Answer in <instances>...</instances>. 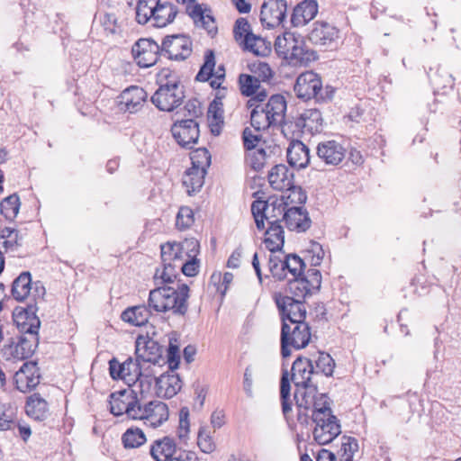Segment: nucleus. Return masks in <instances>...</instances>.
Segmentation results:
<instances>
[{
    "label": "nucleus",
    "instance_id": "obj_1",
    "mask_svg": "<svg viewBox=\"0 0 461 461\" xmlns=\"http://www.w3.org/2000/svg\"><path fill=\"white\" fill-rule=\"evenodd\" d=\"M315 375L313 360L297 357L291 367V375L285 363H283L282 375L280 379V401L282 412L288 421L292 412L293 400L291 399V382L295 386L294 400L298 413L297 420L302 425L309 424V405L319 399L318 384L314 382Z\"/></svg>",
    "mask_w": 461,
    "mask_h": 461
},
{
    "label": "nucleus",
    "instance_id": "obj_2",
    "mask_svg": "<svg viewBox=\"0 0 461 461\" xmlns=\"http://www.w3.org/2000/svg\"><path fill=\"white\" fill-rule=\"evenodd\" d=\"M32 297L35 304H28L26 308L17 307L13 312V320L19 330L21 335L15 346H23L24 343H34L35 346L39 345V329L41 321L36 316L39 303L38 300H43L46 294V289L43 284L40 281L32 283ZM9 346H14L12 342Z\"/></svg>",
    "mask_w": 461,
    "mask_h": 461
},
{
    "label": "nucleus",
    "instance_id": "obj_3",
    "mask_svg": "<svg viewBox=\"0 0 461 461\" xmlns=\"http://www.w3.org/2000/svg\"><path fill=\"white\" fill-rule=\"evenodd\" d=\"M158 282V286L149 292V306L156 312L171 311L175 315L185 316L188 311L189 286L179 282L176 287Z\"/></svg>",
    "mask_w": 461,
    "mask_h": 461
},
{
    "label": "nucleus",
    "instance_id": "obj_4",
    "mask_svg": "<svg viewBox=\"0 0 461 461\" xmlns=\"http://www.w3.org/2000/svg\"><path fill=\"white\" fill-rule=\"evenodd\" d=\"M309 411H312L309 420L315 423L313 438L319 445L330 443L341 433L339 420L332 414L330 398L326 393L320 394L319 399L309 405Z\"/></svg>",
    "mask_w": 461,
    "mask_h": 461
},
{
    "label": "nucleus",
    "instance_id": "obj_5",
    "mask_svg": "<svg viewBox=\"0 0 461 461\" xmlns=\"http://www.w3.org/2000/svg\"><path fill=\"white\" fill-rule=\"evenodd\" d=\"M286 100L282 95H273L267 103L250 111L251 126L258 131L281 126L285 122Z\"/></svg>",
    "mask_w": 461,
    "mask_h": 461
},
{
    "label": "nucleus",
    "instance_id": "obj_6",
    "mask_svg": "<svg viewBox=\"0 0 461 461\" xmlns=\"http://www.w3.org/2000/svg\"><path fill=\"white\" fill-rule=\"evenodd\" d=\"M294 90L297 97L304 101L313 98L318 103H326L334 95V88L330 86L323 88L321 77L313 71H305L299 75Z\"/></svg>",
    "mask_w": 461,
    "mask_h": 461
},
{
    "label": "nucleus",
    "instance_id": "obj_7",
    "mask_svg": "<svg viewBox=\"0 0 461 461\" xmlns=\"http://www.w3.org/2000/svg\"><path fill=\"white\" fill-rule=\"evenodd\" d=\"M275 301L283 321L280 346H288L290 325L286 321H289L291 324L304 321L306 318L305 303L304 301L281 294L276 295Z\"/></svg>",
    "mask_w": 461,
    "mask_h": 461
},
{
    "label": "nucleus",
    "instance_id": "obj_8",
    "mask_svg": "<svg viewBox=\"0 0 461 461\" xmlns=\"http://www.w3.org/2000/svg\"><path fill=\"white\" fill-rule=\"evenodd\" d=\"M161 268H157L154 280L156 284H173L179 276L178 268L184 261L177 242H167L160 246Z\"/></svg>",
    "mask_w": 461,
    "mask_h": 461
},
{
    "label": "nucleus",
    "instance_id": "obj_9",
    "mask_svg": "<svg viewBox=\"0 0 461 461\" xmlns=\"http://www.w3.org/2000/svg\"><path fill=\"white\" fill-rule=\"evenodd\" d=\"M287 203L284 199H275L274 201L255 200L251 204V212L253 214L257 228L261 230L265 228V220L272 225H280L281 221H285Z\"/></svg>",
    "mask_w": 461,
    "mask_h": 461
},
{
    "label": "nucleus",
    "instance_id": "obj_10",
    "mask_svg": "<svg viewBox=\"0 0 461 461\" xmlns=\"http://www.w3.org/2000/svg\"><path fill=\"white\" fill-rule=\"evenodd\" d=\"M276 52L284 59L291 63H303L310 59V53L303 47V41L294 33L285 32L276 37L274 44Z\"/></svg>",
    "mask_w": 461,
    "mask_h": 461
},
{
    "label": "nucleus",
    "instance_id": "obj_11",
    "mask_svg": "<svg viewBox=\"0 0 461 461\" xmlns=\"http://www.w3.org/2000/svg\"><path fill=\"white\" fill-rule=\"evenodd\" d=\"M184 98V86L175 81L161 85L151 96V102L160 111L172 112L183 103Z\"/></svg>",
    "mask_w": 461,
    "mask_h": 461
},
{
    "label": "nucleus",
    "instance_id": "obj_12",
    "mask_svg": "<svg viewBox=\"0 0 461 461\" xmlns=\"http://www.w3.org/2000/svg\"><path fill=\"white\" fill-rule=\"evenodd\" d=\"M110 411L114 416L126 414L129 419L136 420L140 399L131 386L115 391L110 394Z\"/></svg>",
    "mask_w": 461,
    "mask_h": 461
},
{
    "label": "nucleus",
    "instance_id": "obj_13",
    "mask_svg": "<svg viewBox=\"0 0 461 461\" xmlns=\"http://www.w3.org/2000/svg\"><path fill=\"white\" fill-rule=\"evenodd\" d=\"M321 285V274L318 269L310 268L301 277L288 279V291L296 300H302L319 291Z\"/></svg>",
    "mask_w": 461,
    "mask_h": 461
},
{
    "label": "nucleus",
    "instance_id": "obj_14",
    "mask_svg": "<svg viewBox=\"0 0 461 461\" xmlns=\"http://www.w3.org/2000/svg\"><path fill=\"white\" fill-rule=\"evenodd\" d=\"M168 417V407L161 401H150L145 404L140 402L137 408L136 420H143L145 425L154 429L167 421Z\"/></svg>",
    "mask_w": 461,
    "mask_h": 461
},
{
    "label": "nucleus",
    "instance_id": "obj_15",
    "mask_svg": "<svg viewBox=\"0 0 461 461\" xmlns=\"http://www.w3.org/2000/svg\"><path fill=\"white\" fill-rule=\"evenodd\" d=\"M41 375L38 366V362L26 361L15 372L14 375V384L15 388L23 393H31L40 384Z\"/></svg>",
    "mask_w": 461,
    "mask_h": 461
},
{
    "label": "nucleus",
    "instance_id": "obj_16",
    "mask_svg": "<svg viewBox=\"0 0 461 461\" xmlns=\"http://www.w3.org/2000/svg\"><path fill=\"white\" fill-rule=\"evenodd\" d=\"M192 53V41L184 34L167 36L161 45V55L169 59L185 60Z\"/></svg>",
    "mask_w": 461,
    "mask_h": 461
},
{
    "label": "nucleus",
    "instance_id": "obj_17",
    "mask_svg": "<svg viewBox=\"0 0 461 461\" xmlns=\"http://www.w3.org/2000/svg\"><path fill=\"white\" fill-rule=\"evenodd\" d=\"M131 53L139 67L150 68L157 63L161 55V46L152 39L143 38L133 44Z\"/></svg>",
    "mask_w": 461,
    "mask_h": 461
},
{
    "label": "nucleus",
    "instance_id": "obj_18",
    "mask_svg": "<svg viewBox=\"0 0 461 461\" xmlns=\"http://www.w3.org/2000/svg\"><path fill=\"white\" fill-rule=\"evenodd\" d=\"M171 132L181 147L192 149L199 139V124L194 119L176 120L171 127Z\"/></svg>",
    "mask_w": 461,
    "mask_h": 461
},
{
    "label": "nucleus",
    "instance_id": "obj_19",
    "mask_svg": "<svg viewBox=\"0 0 461 461\" xmlns=\"http://www.w3.org/2000/svg\"><path fill=\"white\" fill-rule=\"evenodd\" d=\"M193 452L177 447L175 439L168 436L155 440L149 450L155 461H178L184 459L185 453Z\"/></svg>",
    "mask_w": 461,
    "mask_h": 461
},
{
    "label": "nucleus",
    "instance_id": "obj_20",
    "mask_svg": "<svg viewBox=\"0 0 461 461\" xmlns=\"http://www.w3.org/2000/svg\"><path fill=\"white\" fill-rule=\"evenodd\" d=\"M286 0H264L260 8V22L264 27L280 25L286 17Z\"/></svg>",
    "mask_w": 461,
    "mask_h": 461
},
{
    "label": "nucleus",
    "instance_id": "obj_21",
    "mask_svg": "<svg viewBox=\"0 0 461 461\" xmlns=\"http://www.w3.org/2000/svg\"><path fill=\"white\" fill-rule=\"evenodd\" d=\"M294 131L313 135L322 131L323 118L317 109H307L294 121Z\"/></svg>",
    "mask_w": 461,
    "mask_h": 461
},
{
    "label": "nucleus",
    "instance_id": "obj_22",
    "mask_svg": "<svg viewBox=\"0 0 461 461\" xmlns=\"http://www.w3.org/2000/svg\"><path fill=\"white\" fill-rule=\"evenodd\" d=\"M318 158L326 165L337 166L340 164L345 156L346 149L335 140L321 141L316 148Z\"/></svg>",
    "mask_w": 461,
    "mask_h": 461
},
{
    "label": "nucleus",
    "instance_id": "obj_23",
    "mask_svg": "<svg viewBox=\"0 0 461 461\" xmlns=\"http://www.w3.org/2000/svg\"><path fill=\"white\" fill-rule=\"evenodd\" d=\"M186 13L194 20L195 25L203 28L208 34L214 36L217 33V24L209 7L206 5L203 7L200 4L187 5Z\"/></svg>",
    "mask_w": 461,
    "mask_h": 461
},
{
    "label": "nucleus",
    "instance_id": "obj_24",
    "mask_svg": "<svg viewBox=\"0 0 461 461\" xmlns=\"http://www.w3.org/2000/svg\"><path fill=\"white\" fill-rule=\"evenodd\" d=\"M308 38L314 45L330 46L339 38V30L327 22L317 21Z\"/></svg>",
    "mask_w": 461,
    "mask_h": 461
},
{
    "label": "nucleus",
    "instance_id": "obj_25",
    "mask_svg": "<svg viewBox=\"0 0 461 461\" xmlns=\"http://www.w3.org/2000/svg\"><path fill=\"white\" fill-rule=\"evenodd\" d=\"M183 383L178 374L166 372L155 378L156 393L158 397L172 398L182 388Z\"/></svg>",
    "mask_w": 461,
    "mask_h": 461
},
{
    "label": "nucleus",
    "instance_id": "obj_26",
    "mask_svg": "<svg viewBox=\"0 0 461 461\" xmlns=\"http://www.w3.org/2000/svg\"><path fill=\"white\" fill-rule=\"evenodd\" d=\"M25 414L37 421H44L50 415L49 402L40 393H32L25 400Z\"/></svg>",
    "mask_w": 461,
    "mask_h": 461
},
{
    "label": "nucleus",
    "instance_id": "obj_27",
    "mask_svg": "<svg viewBox=\"0 0 461 461\" xmlns=\"http://www.w3.org/2000/svg\"><path fill=\"white\" fill-rule=\"evenodd\" d=\"M285 222L290 230L297 232H304L312 225V221L306 209L296 205L287 208L286 213H285Z\"/></svg>",
    "mask_w": 461,
    "mask_h": 461
},
{
    "label": "nucleus",
    "instance_id": "obj_28",
    "mask_svg": "<svg viewBox=\"0 0 461 461\" xmlns=\"http://www.w3.org/2000/svg\"><path fill=\"white\" fill-rule=\"evenodd\" d=\"M316 0H303L297 4L291 15V23L294 27H303L311 22L318 14Z\"/></svg>",
    "mask_w": 461,
    "mask_h": 461
},
{
    "label": "nucleus",
    "instance_id": "obj_29",
    "mask_svg": "<svg viewBox=\"0 0 461 461\" xmlns=\"http://www.w3.org/2000/svg\"><path fill=\"white\" fill-rule=\"evenodd\" d=\"M120 106L122 110L134 113L143 105L147 98V93L139 86H131L121 94Z\"/></svg>",
    "mask_w": 461,
    "mask_h": 461
},
{
    "label": "nucleus",
    "instance_id": "obj_30",
    "mask_svg": "<svg viewBox=\"0 0 461 461\" xmlns=\"http://www.w3.org/2000/svg\"><path fill=\"white\" fill-rule=\"evenodd\" d=\"M268 182L275 190L290 189L294 183V171L284 164L276 165L268 173Z\"/></svg>",
    "mask_w": 461,
    "mask_h": 461
},
{
    "label": "nucleus",
    "instance_id": "obj_31",
    "mask_svg": "<svg viewBox=\"0 0 461 461\" xmlns=\"http://www.w3.org/2000/svg\"><path fill=\"white\" fill-rule=\"evenodd\" d=\"M286 156L289 165L293 167L304 168L311 163L310 149L300 140L290 143Z\"/></svg>",
    "mask_w": 461,
    "mask_h": 461
},
{
    "label": "nucleus",
    "instance_id": "obj_32",
    "mask_svg": "<svg viewBox=\"0 0 461 461\" xmlns=\"http://www.w3.org/2000/svg\"><path fill=\"white\" fill-rule=\"evenodd\" d=\"M152 311L149 305L131 306L122 312L121 318L131 325L140 327L148 323Z\"/></svg>",
    "mask_w": 461,
    "mask_h": 461
},
{
    "label": "nucleus",
    "instance_id": "obj_33",
    "mask_svg": "<svg viewBox=\"0 0 461 461\" xmlns=\"http://www.w3.org/2000/svg\"><path fill=\"white\" fill-rule=\"evenodd\" d=\"M177 14V8L171 3L166 2L160 4L158 2L155 9L154 15L151 20L152 25L158 28H162L171 23Z\"/></svg>",
    "mask_w": 461,
    "mask_h": 461
},
{
    "label": "nucleus",
    "instance_id": "obj_34",
    "mask_svg": "<svg viewBox=\"0 0 461 461\" xmlns=\"http://www.w3.org/2000/svg\"><path fill=\"white\" fill-rule=\"evenodd\" d=\"M206 169L199 166H192L183 176V185L186 187L188 194L198 192L204 183Z\"/></svg>",
    "mask_w": 461,
    "mask_h": 461
},
{
    "label": "nucleus",
    "instance_id": "obj_35",
    "mask_svg": "<svg viewBox=\"0 0 461 461\" xmlns=\"http://www.w3.org/2000/svg\"><path fill=\"white\" fill-rule=\"evenodd\" d=\"M32 291V276L28 271L21 273L12 284V296L18 302L24 301Z\"/></svg>",
    "mask_w": 461,
    "mask_h": 461
},
{
    "label": "nucleus",
    "instance_id": "obj_36",
    "mask_svg": "<svg viewBox=\"0 0 461 461\" xmlns=\"http://www.w3.org/2000/svg\"><path fill=\"white\" fill-rule=\"evenodd\" d=\"M164 348H134L137 356L136 361L140 364L149 363L154 366H165Z\"/></svg>",
    "mask_w": 461,
    "mask_h": 461
},
{
    "label": "nucleus",
    "instance_id": "obj_37",
    "mask_svg": "<svg viewBox=\"0 0 461 461\" xmlns=\"http://www.w3.org/2000/svg\"><path fill=\"white\" fill-rule=\"evenodd\" d=\"M293 325V329L290 327L288 346H308L312 338L309 325L305 321Z\"/></svg>",
    "mask_w": 461,
    "mask_h": 461
},
{
    "label": "nucleus",
    "instance_id": "obj_38",
    "mask_svg": "<svg viewBox=\"0 0 461 461\" xmlns=\"http://www.w3.org/2000/svg\"><path fill=\"white\" fill-rule=\"evenodd\" d=\"M264 243L272 253L281 250L285 244L283 227L281 225L269 226L265 233Z\"/></svg>",
    "mask_w": 461,
    "mask_h": 461
},
{
    "label": "nucleus",
    "instance_id": "obj_39",
    "mask_svg": "<svg viewBox=\"0 0 461 461\" xmlns=\"http://www.w3.org/2000/svg\"><path fill=\"white\" fill-rule=\"evenodd\" d=\"M241 45L244 50L250 51L256 56H266L270 51V42L254 33L249 36V39H243Z\"/></svg>",
    "mask_w": 461,
    "mask_h": 461
},
{
    "label": "nucleus",
    "instance_id": "obj_40",
    "mask_svg": "<svg viewBox=\"0 0 461 461\" xmlns=\"http://www.w3.org/2000/svg\"><path fill=\"white\" fill-rule=\"evenodd\" d=\"M285 272L289 273L292 278L301 277L306 274L304 261L296 254H289L284 258L283 265Z\"/></svg>",
    "mask_w": 461,
    "mask_h": 461
},
{
    "label": "nucleus",
    "instance_id": "obj_41",
    "mask_svg": "<svg viewBox=\"0 0 461 461\" xmlns=\"http://www.w3.org/2000/svg\"><path fill=\"white\" fill-rule=\"evenodd\" d=\"M159 0H139L136 6V21L140 24H146L154 15Z\"/></svg>",
    "mask_w": 461,
    "mask_h": 461
},
{
    "label": "nucleus",
    "instance_id": "obj_42",
    "mask_svg": "<svg viewBox=\"0 0 461 461\" xmlns=\"http://www.w3.org/2000/svg\"><path fill=\"white\" fill-rule=\"evenodd\" d=\"M144 432L139 428L128 429L122 437V441L125 448H136L146 442Z\"/></svg>",
    "mask_w": 461,
    "mask_h": 461
},
{
    "label": "nucleus",
    "instance_id": "obj_43",
    "mask_svg": "<svg viewBox=\"0 0 461 461\" xmlns=\"http://www.w3.org/2000/svg\"><path fill=\"white\" fill-rule=\"evenodd\" d=\"M20 205L18 194H13L2 201L0 204L1 213L6 220L13 221L19 212Z\"/></svg>",
    "mask_w": 461,
    "mask_h": 461
},
{
    "label": "nucleus",
    "instance_id": "obj_44",
    "mask_svg": "<svg viewBox=\"0 0 461 461\" xmlns=\"http://www.w3.org/2000/svg\"><path fill=\"white\" fill-rule=\"evenodd\" d=\"M123 366V378L122 380H125L129 386L131 387V382L140 381V385L142 384V381L140 380V377L142 375L141 374V366L139 362H133L131 357L126 359L123 363H121V366Z\"/></svg>",
    "mask_w": 461,
    "mask_h": 461
},
{
    "label": "nucleus",
    "instance_id": "obj_45",
    "mask_svg": "<svg viewBox=\"0 0 461 461\" xmlns=\"http://www.w3.org/2000/svg\"><path fill=\"white\" fill-rule=\"evenodd\" d=\"M313 362L315 363V375L321 373L326 376L332 375L335 367V361L330 354L319 351L318 358L313 360Z\"/></svg>",
    "mask_w": 461,
    "mask_h": 461
},
{
    "label": "nucleus",
    "instance_id": "obj_46",
    "mask_svg": "<svg viewBox=\"0 0 461 461\" xmlns=\"http://www.w3.org/2000/svg\"><path fill=\"white\" fill-rule=\"evenodd\" d=\"M215 57L211 50L205 52L204 62L198 71L195 79L200 82L208 81L214 75Z\"/></svg>",
    "mask_w": 461,
    "mask_h": 461
},
{
    "label": "nucleus",
    "instance_id": "obj_47",
    "mask_svg": "<svg viewBox=\"0 0 461 461\" xmlns=\"http://www.w3.org/2000/svg\"><path fill=\"white\" fill-rule=\"evenodd\" d=\"M239 83L241 94L248 97L256 94L260 86L259 78L248 74H241L239 77Z\"/></svg>",
    "mask_w": 461,
    "mask_h": 461
},
{
    "label": "nucleus",
    "instance_id": "obj_48",
    "mask_svg": "<svg viewBox=\"0 0 461 461\" xmlns=\"http://www.w3.org/2000/svg\"><path fill=\"white\" fill-rule=\"evenodd\" d=\"M282 192L284 194L280 199H284L287 203V206L289 204H303L307 200L305 192L302 187L295 185L294 183H293L290 189H285Z\"/></svg>",
    "mask_w": 461,
    "mask_h": 461
},
{
    "label": "nucleus",
    "instance_id": "obj_49",
    "mask_svg": "<svg viewBox=\"0 0 461 461\" xmlns=\"http://www.w3.org/2000/svg\"><path fill=\"white\" fill-rule=\"evenodd\" d=\"M197 445L200 450L205 454H211L215 450L216 444L211 436V431L208 427H200L197 435Z\"/></svg>",
    "mask_w": 461,
    "mask_h": 461
},
{
    "label": "nucleus",
    "instance_id": "obj_50",
    "mask_svg": "<svg viewBox=\"0 0 461 461\" xmlns=\"http://www.w3.org/2000/svg\"><path fill=\"white\" fill-rule=\"evenodd\" d=\"M246 161L248 165L255 171H259L263 168L266 163L267 153L263 148L248 149Z\"/></svg>",
    "mask_w": 461,
    "mask_h": 461
},
{
    "label": "nucleus",
    "instance_id": "obj_51",
    "mask_svg": "<svg viewBox=\"0 0 461 461\" xmlns=\"http://www.w3.org/2000/svg\"><path fill=\"white\" fill-rule=\"evenodd\" d=\"M340 447V456L345 461H353V456L358 451L359 446L357 438L343 436Z\"/></svg>",
    "mask_w": 461,
    "mask_h": 461
},
{
    "label": "nucleus",
    "instance_id": "obj_52",
    "mask_svg": "<svg viewBox=\"0 0 461 461\" xmlns=\"http://www.w3.org/2000/svg\"><path fill=\"white\" fill-rule=\"evenodd\" d=\"M223 104L222 102L220 101H213L210 104L208 108V118L211 121V126H212V132L216 134H219L220 131L217 130L215 131L213 126L219 125L220 123H222L223 121Z\"/></svg>",
    "mask_w": 461,
    "mask_h": 461
},
{
    "label": "nucleus",
    "instance_id": "obj_53",
    "mask_svg": "<svg viewBox=\"0 0 461 461\" xmlns=\"http://www.w3.org/2000/svg\"><path fill=\"white\" fill-rule=\"evenodd\" d=\"M233 34L235 40L241 45L243 44V39H249V36L253 34L249 21L246 18L240 17L236 20Z\"/></svg>",
    "mask_w": 461,
    "mask_h": 461
},
{
    "label": "nucleus",
    "instance_id": "obj_54",
    "mask_svg": "<svg viewBox=\"0 0 461 461\" xmlns=\"http://www.w3.org/2000/svg\"><path fill=\"white\" fill-rule=\"evenodd\" d=\"M100 24L107 34H115L120 31L117 17L113 13H100Z\"/></svg>",
    "mask_w": 461,
    "mask_h": 461
},
{
    "label": "nucleus",
    "instance_id": "obj_55",
    "mask_svg": "<svg viewBox=\"0 0 461 461\" xmlns=\"http://www.w3.org/2000/svg\"><path fill=\"white\" fill-rule=\"evenodd\" d=\"M284 258L279 256L270 255L268 258V268L274 278L278 281H283L286 278V273L284 270L283 265Z\"/></svg>",
    "mask_w": 461,
    "mask_h": 461
},
{
    "label": "nucleus",
    "instance_id": "obj_56",
    "mask_svg": "<svg viewBox=\"0 0 461 461\" xmlns=\"http://www.w3.org/2000/svg\"><path fill=\"white\" fill-rule=\"evenodd\" d=\"M194 223V212L187 206L181 207L176 220V225L180 230H185Z\"/></svg>",
    "mask_w": 461,
    "mask_h": 461
},
{
    "label": "nucleus",
    "instance_id": "obj_57",
    "mask_svg": "<svg viewBox=\"0 0 461 461\" xmlns=\"http://www.w3.org/2000/svg\"><path fill=\"white\" fill-rule=\"evenodd\" d=\"M181 254L187 258H196L199 253L200 244L194 238L185 239L182 242H177Z\"/></svg>",
    "mask_w": 461,
    "mask_h": 461
},
{
    "label": "nucleus",
    "instance_id": "obj_58",
    "mask_svg": "<svg viewBox=\"0 0 461 461\" xmlns=\"http://www.w3.org/2000/svg\"><path fill=\"white\" fill-rule=\"evenodd\" d=\"M181 348H167V357H165V365L167 364L168 371L175 373L181 361Z\"/></svg>",
    "mask_w": 461,
    "mask_h": 461
},
{
    "label": "nucleus",
    "instance_id": "obj_59",
    "mask_svg": "<svg viewBox=\"0 0 461 461\" xmlns=\"http://www.w3.org/2000/svg\"><path fill=\"white\" fill-rule=\"evenodd\" d=\"M192 166H199L203 168L208 167L211 164V155L206 149H197L191 157Z\"/></svg>",
    "mask_w": 461,
    "mask_h": 461
},
{
    "label": "nucleus",
    "instance_id": "obj_60",
    "mask_svg": "<svg viewBox=\"0 0 461 461\" xmlns=\"http://www.w3.org/2000/svg\"><path fill=\"white\" fill-rule=\"evenodd\" d=\"M189 410L187 407H183L179 411V427L177 429V436L182 440L187 437L189 432Z\"/></svg>",
    "mask_w": 461,
    "mask_h": 461
},
{
    "label": "nucleus",
    "instance_id": "obj_61",
    "mask_svg": "<svg viewBox=\"0 0 461 461\" xmlns=\"http://www.w3.org/2000/svg\"><path fill=\"white\" fill-rule=\"evenodd\" d=\"M157 332L154 326H149L148 328V330L146 331V334H139L136 338L135 346L139 347L143 344V346H148L149 343H151V346H159V343L154 339L156 337Z\"/></svg>",
    "mask_w": 461,
    "mask_h": 461
},
{
    "label": "nucleus",
    "instance_id": "obj_62",
    "mask_svg": "<svg viewBox=\"0 0 461 461\" xmlns=\"http://www.w3.org/2000/svg\"><path fill=\"white\" fill-rule=\"evenodd\" d=\"M242 140L244 148L248 149H254L258 147L260 141V135L255 134L249 128L246 127L242 132Z\"/></svg>",
    "mask_w": 461,
    "mask_h": 461
},
{
    "label": "nucleus",
    "instance_id": "obj_63",
    "mask_svg": "<svg viewBox=\"0 0 461 461\" xmlns=\"http://www.w3.org/2000/svg\"><path fill=\"white\" fill-rule=\"evenodd\" d=\"M189 259L185 262H181V266L178 268L186 276H194L199 272V262L196 258H188Z\"/></svg>",
    "mask_w": 461,
    "mask_h": 461
},
{
    "label": "nucleus",
    "instance_id": "obj_64",
    "mask_svg": "<svg viewBox=\"0 0 461 461\" xmlns=\"http://www.w3.org/2000/svg\"><path fill=\"white\" fill-rule=\"evenodd\" d=\"M184 110L185 112V116H188L187 119L197 118L202 114L200 102L197 99H191L185 104Z\"/></svg>",
    "mask_w": 461,
    "mask_h": 461
}]
</instances>
